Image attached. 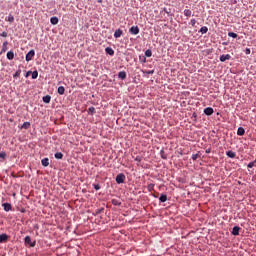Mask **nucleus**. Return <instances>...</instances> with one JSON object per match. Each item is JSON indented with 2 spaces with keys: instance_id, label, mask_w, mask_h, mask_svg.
Here are the masks:
<instances>
[{
  "instance_id": "obj_42",
  "label": "nucleus",
  "mask_w": 256,
  "mask_h": 256,
  "mask_svg": "<svg viewBox=\"0 0 256 256\" xmlns=\"http://www.w3.org/2000/svg\"><path fill=\"white\" fill-rule=\"evenodd\" d=\"M210 152H211V149L206 150V154H210Z\"/></svg>"
},
{
  "instance_id": "obj_28",
  "label": "nucleus",
  "mask_w": 256,
  "mask_h": 256,
  "mask_svg": "<svg viewBox=\"0 0 256 256\" xmlns=\"http://www.w3.org/2000/svg\"><path fill=\"white\" fill-rule=\"evenodd\" d=\"M200 33H202V34L208 33V28L205 26L200 28Z\"/></svg>"
},
{
  "instance_id": "obj_18",
  "label": "nucleus",
  "mask_w": 256,
  "mask_h": 256,
  "mask_svg": "<svg viewBox=\"0 0 256 256\" xmlns=\"http://www.w3.org/2000/svg\"><path fill=\"white\" fill-rule=\"evenodd\" d=\"M238 136H244L245 135V129L243 127H239L237 131Z\"/></svg>"
},
{
  "instance_id": "obj_38",
  "label": "nucleus",
  "mask_w": 256,
  "mask_h": 256,
  "mask_svg": "<svg viewBox=\"0 0 256 256\" xmlns=\"http://www.w3.org/2000/svg\"><path fill=\"white\" fill-rule=\"evenodd\" d=\"M244 53L246 55H249L251 53L250 48H245Z\"/></svg>"
},
{
  "instance_id": "obj_34",
  "label": "nucleus",
  "mask_w": 256,
  "mask_h": 256,
  "mask_svg": "<svg viewBox=\"0 0 256 256\" xmlns=\"http://www.w3.org/2000/svg\"><path fill=\"white\" fill-rule=\"evenodd\" d=\"M93 187L96 191H99L101 189L100 184H94Z\"/></svg>"
},
{
  "instance_id": "obj_21",
  "label": "nucleus",
  "mask_w": 256,
  "mask_h": 256,
  "mask_svg": "<svg viewBox=\"0 0 256 256\" xmlns=\"http://www.w3.org/2000/svg\"><path fill=\"white\" fill-rule=\"evenodd\" d=\"M50 22L52 23V25H57L59 23V19L57 17H52L50 19Z\"/></svg>"
},
{
  "instance_id": "obj_29",
  "label": "nucleus",
  "mask_w": 256,
  "mask_h": 256,
  "mask_svg": "<svg viewBox=\"0 0 256 256\" xmlns=\"http://www.w3.org/2000/svg\"><path fill=\"white\" fill-rule=\"evenodd\" d=\"M38 78V71L32 72V79L36 80Z\"/></svg>"
},
{
  "instance_id": "obj_2",
  "label": "nucleus",
  "mask_w": 256,
  "mask_h": 256,
  "mask_svg": "<svg viewBox=\"0 0 256 256\" xmlns=\"http://www.w3.org/2000/svg\"><path fill=\"white\" fill-rule=\"evenodd\" d=\"M34 57H35V50L32 49V50L29 51L28 54H26V56H25V61H28V62H29V61H31Z\"/></svg>"
},
{
  "instance_id": "obj_40",
  "label": "nucleus",
  "mask_w": 256,
  "mask_h": 256,
  "mask_svg": "<svg viewBox=\"0 0 256 256\" xmlns=\"http://www.w3.org/2000/svg\"><path fill=\"white\" fill-rule=\"evenodd\" d=\"M7 36H8V33H7V32H2V33H1V37L6 38Z\"/></svg>"
},
{
  "instance_id": "obj_44",
  "label": "nucleus",
  "mask_w": 256,
  "mask_h": 256,
  "mask_svg": "<svg viewBox=\"0 0 256 256\" xmlns=\"http://www.w3.org/2000/svg\"><path fill=\"white\" fill-rule=\"evenodd\" d=\"M7 44V42L3 43V45L5 46Z\"/></svg>"
},
{
  "instance_id": "obj_16",
  "label": "nucleus",
  "mask_w": 256,
  "mask_h": 256,
  "mask_svg": "<svg viewBox=\"0 0 256 256\" xmlns=\"http://www.w3.org/2000/svg\"><path fill=\"white\" fill-rule=\"evenodd\" d=\"M118 78H119V79H122V80H125V79H126V72L120 71V72L118 73Z\"/></svg>"
},
{
  "instance_id": "obj_11",
  "label": "nucleus",
  "mask_w": 256,
  "mask_h": 256,
  "mask_svg": "<svg viewBox=\"0 0 256 256\" xmlns=\"http://www.w3.org/2000/svg\"><path fill=\"white\" fill-rule=\"evenodd\" d=\"M230 58H231V56H230L229 54H227V55H222V56H220V61H221V62L229 61Z\"/></svg>"
},
{
  "instance_id": "obj_14",
  "label": "nucleus",
  "mask_w": 256,
  "mask_h": 256,
  "mask_svg": "<svg viewBox=\"0 0 256 256\" xmlns=\"http://www.w3.org/2000/svg\"><path fill=\"white\" fill-rule=\"evenodd\" d=\"M183 14H184V16L190 17V16H192V10L184 9Z\"/></svg>"
},
{
  "instance_id": "obj_26",
  "label": "nucleus",
  "mask_w": 256,
  "mask_h": 256,
  "mask_svg": "<svg viewBox=\"0 0 256 256\" xmlns=\"http://www.w3.org/2000/svg\"><path fill=\"white\" fill-rule=\"evenodd\" d=\"M201 157V154H199V153H196V154H192V160L193 161H196L198 158H200Z\"/></svg>"
},
{
  "instance_id": "obj_36",
  "label": "nucleus",
  "mask_w": 256,
  "mask_h": 256,
  "mask_svg": "<svg viewBox=\"0 0 256 256\" xmlns=\"http://www.w3.org/2000/svg\"><path fill=\"white\" fill-rule=\"evenodd\" d=\"M7 155L5 152H0V158L6 159Z\"/></svg>"
},
{
  "instance_id": "obj_41",
  "label": "nucleus",
  "mask_w": 256,
  "mask_h": 256,
  "mask_svg": "<svg viewBox=\"0 0 256 256\" xmlns=\"http://www.w3.org/2000/svg\"><path fill=\"white\" fill-rule=\"evenodd\" d=\"M102 211H103V208H102V209H98V210L96 211V214H100V213H102Z\"/></svg>"
},
{
  "instance_id": "obj_5",
  "label": "nucleus",
  "mask_w": 256,
  "mask_h": 256,
  "mask_svg": "<svg viewBox=\"0 0 256 256\" xmlns=\"http://www.w3.org/2000/svg\"><path fill=\"white\" fill-rule=\"evenodd\" d=\"M203 113L207 116H211L214 114V109L211 107H207L206 109H204Z\"/></svg>"
},
{
  "instance_id": "obj_10",
  "label": "nucleus",
  "mask_w": 256,
  "mask_h": 256,
  "mask_svg": "<svg viewBox=\"0 0 256 256\" xmlns=\"http://www.w3.org/2000/svg\"><path fill=\"white\" fill-rule=\"evenodd\" d=\"M7 58H8L9 61H13L14 58H15L14 52H13V51H9V52L7 53Z\"/></svg>"
},
{
  "instance_id": "obj_30",
  "label": "nucleus",
  "mask_w": 256,
  "mask_h": 256,
  "mask_svg": "<svg viewBox=\"0 0 256 256\" xmlns=\"http://www.w3.org/2000/svg\"><path fill=\"white\" fill-rule=\"evenodd\" d=\"M14 21H15L14 16H13V15H9V17H8V22H9V23H14Z\"/></svg>"
},
{
  "instance_id": "obj_13",
  "label": "nucleus",
  "mask_w": 256,
  "mask_h": 256,
  "mask_svg": "<svg viewBox=\"0 0 256 256\" xmlns=\"http://www.w3.org/2000/svg\"><path fill=\"white\" fill-rule=\"evenodd\" d=\"M41 164L43 167H49V159L48 158H44L43 160H41Z\"/></svg>"
},
{
  "instance_id": "obj_4",
  "label": "nucleus",
  "mask_w": 256,
  "mask_h": 256,
  "mask_svg": "<svg viewBox=\"0 0 256 256\" xmlns=\"http://www.w3.org/2000/svg\"><path fill=\"white\" fill-rule=\"evenodd\" d=\"M129 33L133 35H137L140 33V28L137 26H133L132 28L129 29Z\"/></svg>"
},
{
  "instance_id": "obj_9",
  "label": "nucleus",
  "mask_w": 256,
  "mask_h": 256,
  "mask_svg": "<svg viewBox=\"0 0 256 256\" xmlns=\"http://www.w3.org/2000/svg\"><path fill=\"white\" fill-rule=\"evenodd\" d=\"M240 228L239 226H234L232 229V235L238 236L239 235Z\"/></svg>"
},
{
  "instance_id": "obj_22",
  "label": "nucleus",
  "mask_w": 256,
  "mask_h": 256,
  "mask_svg": "<svg viewBox=\"0 0 256 256\" xmlns=\"http://www.w3.org/2000/svg\"><path fill=\"white\" fill-rule=\"evenodd\" d=\"M159 201L161 203H165L167 201V195L161 194V196L159 197Z\"/></svg>"
},
{
  "instance_id": "obj_8",
  "label": "nucleus",
  "mask_w": 256,
  "mask_h": 256,
  "mask_svg": "<svg viewBox=\"0 0 256 256\" xmlns=\"http://www.w3.org/2000/svg\"><path fill=\"white\" fill-rule=\"evenodd\" d=\"M2 206H3L4 211H6V212L11 211V209H12L11 204H9V203H4V204H2Z\"/></svg>"
},
{
  "instance_id": "obj_31",
  "label": "nucleus",
  "mask_w": 256,
  "mask_h": 256,
  "mask_svg": "<svg viewBox=\"0 0 256 256\" xmlns=\"http://www.w3.org/2000/svg\"><path fill=\"white\" fill-rule=\"evenodd\" d=\"M255 166H256V160L251 161V162L248 164V167H249V168H253V167H255Z\"/></svg>"
},
{
  "instance_id": "obj_43",
  "label": "nucleus",
  "mask_w": 256,
  "mask_h": 256,
  "mask_svg": "<svg viewBox=\"0 0 256 256\" xmlns=\"http://www.w3.org/2000/svg\"><path fill=\"white\" fill-rule=\"evenodd\" d=\"M30 73H31L30 71L28 73H26V77L30 76Z\"/></svg>"
},
{
  "instance_id": "obj_32",
  "label": "nucleus",
  "mask_w": 256,
  "mask_h": 256,
  "mask_svg": "<svg viewBox=\"0 0 256 256\" xmlns=\"http://www.w3.org/2000/svg\"><path fill=\"white\" fill-rule=\"evenodd\" d=\"M20 74H21V70L16 71L15 74L13 75V78L20 77Z\"/></svg>"
},
{
  "instance_id": "obj_33",
  "label": "nucleus",
  "mask_w": 256,
  "mask_h": 256,
  "mask_svg": "<svg viewBox=\"0 0 256 256\" xmlns=\"http://www.w3.org/2000/svg\"><path fill=\"white\" fill-rule=\"evenodd\" d=\"M144 74L152 75L155 73L154 70H149V71H143Z\"/></svg>"
},
{
  "instance_id": "obj_39",
  "label": "nucleus",
  "mask_w": 256,
  "mask_h": 256,
  "mask_svg": "<svg viewBox=\"0 0 256 256\" xmlns=\"http://www.w3.org/2000/svg\"><path fill=\"white\" fill-rule=\"evenodd\" d=\"M135 161L138 162V163H141V161H142L141 156H137V157L135 158Z\"/></svg>"
},
{
  "instance_id": "obj_1",
  "label": "nucleus",
  "mask_w": 256,
  "mask_h": 256,
  "mask_svg": "<svg viewBox=\"0 0 256 256\" xmlns=\"http://www.w3.org/2000/svg\"><path fill=\"white\" fill-rule=\"evenodd\" d=\"M125 179H126L125 175H124L123 173H119V174L116 176V183H117L118 185H121V184H123V183L125 182Z\"/></svg>"
},
{
  "instance_id": "obj_35",
  "label": "nucleus",
  "mask_w": 256,
  "mask_h": 256,
  "mask_svg": "<svg viewBox=\"0 0 256 256\" xmlns=\"http://www.w3.org/2000/svg\"><path fill=\"white\" fill-rule=\"evenodd\" d=\"M88 112H90L91 115H93L95 113V108L94 107L88 108Z\"/></svg>"
},
{
  "instance_id": "obj_7",
  "label": "nucleus",
  "mask_w": 256,
  "mask_h": 256,
  "mask_svg": "<svg viewBox=\"0 0 256 256\" xmlns=\"http://www.w3.org/2000/svg\"><path fill=\"white\" fill-rule=\"evenodd\" d=\"M123 35V31L121 29H117L114 33V37L119 39Z\"/></svg>"
},
{
  "instance_id": "obj_20",
  "label": "nucleus",
  "mask_w": 256,
  "mask_h": 256,
  "mask_svg": "<svg viewBox=\"0 0 256 256\" xmlns=\"http://www.w3.org/2000/svg\"><path fill=\"white\" fill-rule=\"evenodd\" d=\"M30 126H31V123H30V122H24V123L22 124V126H21V129L27 130V129L30 128Z\"/></svg>"
},
{
  "instance_id": "obj_25",
  "label": "nucleus",
  "mask_w": 256,
  "mask_h": 256,
  "mask_svg": "<svg viewBox=\"0 0 256 256\" xmlns=\"http://www.w3.org/2000/svg\"><path fill=\"white\" fill-rule=\"evenodd\" d=\"M54 156H55L56 159H62L63 158L62 152H56Z\"/></svg>"
},
{
  "instance_id": "obj_6",
  "label": "nucleus",
  "mask_w": 256,
  "mask_h": 256,
  "mask_svg": "<svg viewBox=\"0 0 256 256\" xmlns=\"http://www.w3.org/2000/svg\"><path fill=\"white\" fill-rule=\"evenodd\" d=\"M9 236L7 234L0 235V243H6L8 241Z\"/></svg>"
},
{
  "instance_id": "obj_27",
  "label": "nucleus",
  "mask_w": 256,
  "mask_h": 256,
  "mask_svg": "<svg viewBox=\"0 0 256 256\" xmlns=\"http://www.w3.org/2000/svg\"><path fill=\"white\" fill-rule=\"evenodd\" d=\"M228 36L233 38V39H236L238 37V35L236 33H234V32H229Z\"/></svg>"
},
{
  "instance_id": "obj_24",
  "label": "nucleus",
  "mask_w": 256,
  "mask_h": 256,
  "mask_svg": "<svg viewBox=\"0 0 256 256\" xmlns=\"http://www.w3.org/2000/svg\"><path fill=\"white\" fill-rule=\"evenodd\" d=\"M145 56L148 57V58L152 57V50L147 49L146 52H145Z\"/></svg>"
},
{
  "instance_id": "obj_23",
  "label": "nucleus",
  "mask_w": 256,
  "mask_h": 256,
  "mask_svg": "<svg viewBox=\"0 0 256 256\" xmlns=\"http://www.w3.org/2000/svg\"><path fill=\"white\" fill-rule=\"evenodd\" d=\"M154 187H155V185L152 184V183H150V184H148V186H147V190H148L149 192H153V191H154Z\"/></svg>"
},
{
  "instance_id": "obj_37",
  "label": "nucleus",
  "mask_w": 256,
  "mask_h": 256,
  "mask_svg": "<svg viewBox=\"0 0 256 256\" xmlns=\"http://www.w3.org/2000/svg\"><path fill=\"white\" fill-rule=\"evenodd\" d=\"M196 23H197L196 19L192 18L191 21H190V24L192 26H195Z\"/></svg>"
},
{
  "instance_id": "obj_12",
  "label": "nucleus",
  "mask_w": 256,
  "mask_h": 256,
  "mask_svg": "<svg viewBox=\"0 0 256 256\" xmlns=\"http://www.w3.org/2000/svg\"><path fill=\"white\" fill-rule=\"evenodd\" d=\"M65 91H66V89H65L64 86H59V87L57 88V93L60 94V95H64V94H65Z\"/></svg>"
},
{
  "instance_id": "obj_3",
  "label": "nucleus",
  "mask_w": 256,
  "mask_h": 256,
  "mask_svg": "<svg viewBox=\"0 0 256 256\" xmlns=\"http://www.w3.org/2000/svg\"><path fill=\"white\" fill-rule=\"evenodd\" d=\"M24 243L25 244H29L31 247H35L36 246V242H31L30 236H25Z\"/></svg>"
},
{
  "instance_id": "obj_17",
  "label": "nucleus",
  "mask_w": 256,
  "mask_h": 256,
  "mask_svg": "<svg viewBox=\"0 0 256 256\" xmlns=\"http://www.w3.org/2000/svg\"><path fill=\"white\" fill-rule=\"evenodd\" d=\"M43 102L46 104H49L51 101V96L50 95H46L42 98Z\"/></svg>"
},
{
  "instance_id": "obj_15",
  "label": "nucleus",
  "mask_w": 256,
  "mask_h": 256,
  "mask_svg": "<svg viewBox=\"0 0 256 256\" xmlns=\"http://www.w3.org/2000/svg\"><path fill=\"white\" fill-rule=\"evenodd\" d=\"M105 52L109 54L110 56L114 55V50L111 47H106Z\"/></svg>"
},
{
  "instance_id": "obj_19",
  "label": "nucleus",
  "mask_w": 256,
  "mask_h": 256,
  "mask_svg": "<svg viewBox=\"0 0 256 256\" xmlns=\"http://www.w3.org/2000/svg\"><path fill=\"white\" fill-rule=\"evenodd\" d=\"M226 156H228L230 158H235L236 157V153L233 152V150H229L228 152H226Z\"/></svg>"
}]
</instances>
